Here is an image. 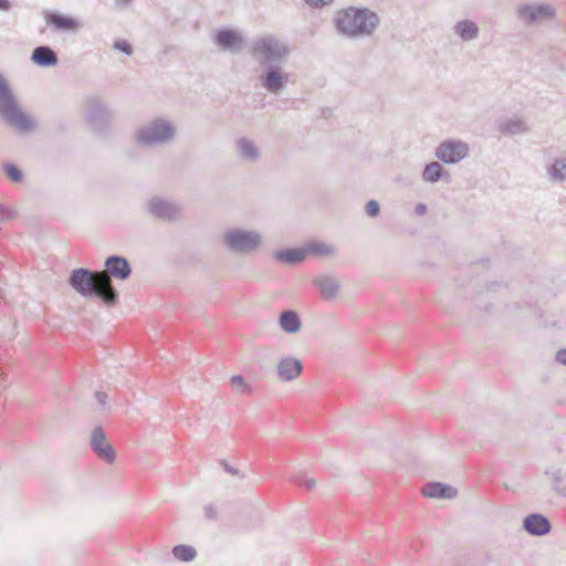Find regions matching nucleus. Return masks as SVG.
Instances as JSON below:
<instances>
[{
    "instance_id": "aec40b11",
    "label": "nucleus",
    "mask_w": 566,
    "mask_h": 566,
    "mask_svg": "<svg viewBox=\"0 0 566 566\" xmlns=\"http://www.w3.org/2000/svg\"><path fill=\"white\" fill-rule=\"evenodd\" d=\"M31 61L41 67H53L59 63L56 52L49 45H39L33 49Z\"/></svg>"
},
{
    "instance_id": "c03bdc74",
    "label": "nucleus",
    "mask_w": 566,
    "mask_h": 566,
    "mask_svg": "<svg viewBox=\"0 0 566 566\" xmlns=\"http://www.w3.org/2000/svg\"><path fill=\"white\" fill-rule=\"evenodd\" d=\"M12 3L10 0H0V11H10Z\"/></svg>"
},
{
    "instance_id": "dca6fc26",
    "label": "nucleus",
    "mask_w": 566,
    "mask_h": 566,
    "mask_svg": "<svg viewBox=\"0 0 566 566\" xmlns=\"http://www.w3.org/2000/svg\"><path fill=\"white\" fill-rule=\"evenodd\" d=\"M105 271L111 277L125 281L132 274V266L129 261L122 255H109L104 262Z\"/></svg>"
},
{
    "instance_id": "bb28decb",
    "label": "nucleus",
    "mask_w": 566,
    "mask_h": 566,
    "mask_svg": "<svg viewBox=\"0 0 566 566\" xmlns=\"http://www.w3.org/2000/svg\"><path fill=\"white\" fill-rule=\"evenodd\" d=\"M172 556L182 563H190L196 559L198 553L191 545L178 544L171 548Z\"/></svg>"
},
{
    "instance_id": "7c9ffc66",
    "label": "nucleus",
    "mask_w": 566,
    "mask_h": 566,
    "mask_svg": "<svg viewBox=\"0 0 566 566\" xmlns=\"http://www.w3.org/2000/svg\"><path fill=\"white\" fill-rule=\"evenodd\" d=\"M549 175L559 181H563L566 179V161L557 159L553 163V165L549 167Z\"/></svg>"
},
{
    "instance_id": "7ed1b4c3",
    "label": "nucleus",
    "mask_w": 566,
    "mask_h": 566,
    "mask_svg": "<svg viewBox=\"0 0 566 566\" xmlns=\"http://www.w3.org/2000/svg\"><path fill=\"white\" fill-rule=\"evenodd\" d=\"M0 117L8 126L21 134L29 133L35 128L34 120L21 109L11 86L1 73Z\"/></svg>"
},
{
    "instance_id": "b1692460",
    "label": "nucleus",
    "mask_w": 566,
    "mask_h": 566,
    "mask_svg": "<svg viewBox=\"0 0 566 566\" xmlns=\"http://www.w3.org/2000/svg\"><path fill=\"white\" fill-rule=\"evenodd\" d=\"M454 33L463 41H472L479 35V27L472 20H461L454 24Z\"/></svg>"
},
{
    "instance_id": "a18cd8bd",
    "label": "nucleus",
    "mask_w": 566,
    "mask_h": 566,
    "mask_svg": "<svg viewBox=\"0 0 566 566\" xmlns=\"http://www.w3.org/2000/svg\"><path fill=\"white\" fill-rule=\"evenodd\" d=\"M479 306H480L484 312H486V313H490V314H492V313H493V304H491V303H488V304H486V305H484V306H481V305L479 304Z\"/></svg>"
},
{
    "instance_id": "72a5a7b5",
    "label": "nucleus",
    "mask_w": 566,
    "mask_h": 566,
    "mask_svg": "<svg viewBox=\"0 0 566 566\" xmlns=\"http://www.w3.org/2000/svg\"><path fill=\"white\" fill-rule=\"evenodd\" d=\"M365 212L370 218H376L380 213V205L377 200H368L365 205Z\"/></svg>"
},
{
    "instance_id": "f3484780",
    "label": "nucleus",
    "mask_w": 566,
    "mask_h": 566,
    "mask_svg": "<svg viewBox=\"0 0 566 566\" xmlns=\"http://www.w3.org/2000/svg\"><path fill=\"white\" fill-rule=\"evenodd\" d=\"M313 284L318 290L321 297L325 301L335 300L340 292V283L337 277L332 274L315 277Z\"/></svg>"
},
{
    "instance_id": "0eeeda50",
    "label": "nucleus",
    "mask_w": 566,
    "mask_h": 566,
    "mask_svg": "<svg viewBox=\"0 0 566 566\" xmlns=\"http://www.w3.org/2000/svg\"><path fill=\"white\" fill-rule=\"evenodd\" d=\"M175 135L176 127L171 122L155 118L136 130L135 140L138 145L145 147L159 146L172 140Z\"/></svg>"
},
{
    "instance_id": "a878e982",
    "label": "nucleus",
    "mask_w": 566,
    "mask_h": 566,
    "mask_svg": "<svg viewBox=\"0 0 566 566\" xmlns=\"http://www.w3.org/2000/svg\"><path fill=\"white\" fill-rule=\"evenodd\" d=\"M449 176L446 169L438 161H431L427 164L422 170V179L427 182L434 184Z\"/></svg>"
},
{
    "instance_id": "a211bd4d",
    "label": "nucleus",
    "mask_w": 566,
    "mask_h": 566,
    "mask_svg": "<svg viewBox=\"0 0 566 566\" xmlns=\"http://www.w3.org/2000/svg\"><path fill=\"white\" fill-rule=\"evenodd\" d=\"M523 528L533 536H544L552 530L549 520L539 513H532L524 517Z\"/></svg>"
},
{
    "instance_id": "4468645a",
    "label": "nucleus",
    "mask_w": 566,
    "mask_h": 566,
    "mask_svg": "<svg viewBox=\"0 0 566 566\" xmlns=\"http://www.w3.org/2000/svg\"><path fill=\"white\" fill-rule=\"evenodd\" d=\"M43 17L48 25L59 32H75L80 29L81 22L70 15H64L59 11H43Z\"/></svg>"
},
{
    "instance_id": "9d476101",
    "label": "nucleus",
    "mask_w": 566,
    "mask_h": 566,
    "mask_svg": "<svg viewBox=\"0 0 566 566\" xmlns=\"http://www.w3.org/2000/svg\"><path fill=\"white\" fill-rule=\"evenodd\" d=\"M90 448L92 452L107 464L116 461V451L107 440L106 433L101 426H96L90 434Z\"/></svg>"
},
{
    "instance_id": "37998d69",
    "label": "nucleus",
    "mask_w": 566,
    "mask_h": 566,
    "mask_svg": "<svg viewBox=\"0 0 566 566\" xmlns=\"http://www.w3.org/2000/svg\"><path fill=\"white\" fill-rule=\"evenodd\" d=\"M427 206L424 203H417L416 207H415V212L416 214L418 216H423L427 213Z\"/></svg>"
},
{
    "instance_id": "cd10ccee",
    "label": "nucleus",
    "mask_w": 566,
    "mask_h": 566,
    "mask_svg": "<svg viewBox=\"0 0 566 566\" xmlns=\"http://www.w3.org/2000/svg\"><path fill=\"white\" fill-rule=\"evenodd\" d=\"M304 247L306 250V255L310 253L317 255H331L335 253V248L324 242L312 241Z\"/></svg>"
},
{
    "instance_id": "c756f323",
    "label": "nucleus",
    "mask_w": 566,
    "mask_h": 566,
    "mask_svg": "<svg viewBox=\"0 0 566 566\" xmlns=\"http://www.w3.org/2000/svg\"><path fill=\"white\" fill-rule=\"evenodd\" d=\"M553 489L562 496L566 497V474L560 470L553 473Z\"/></svg>"
},
{
    "instance_id": "e433bc0d",
    "label": "nucleus",
    "mask_w": 566,
    "mask_h": 566,
    "mask_svg": "<svg viewBox=\"0 0 566 566\" xmlns=\"http://www.w3.org/2000/svg\"><path fill=\"white\" fill-rule=\"evenodd\" d=\"M15 217V212L0 203V222H4L7 220L13 219Z\"/></svg>"
},
{
    "instance_id": "ddd939ff",
    "label": "nucleus",
    "mask_w": 566,
    "mask_h": 566,
    "mask_svg": "<svg viewBox=\"0 0 566 566\" xmlns=\"http://www.w3.org/2000/svg\"><path fill=\"white\" fill-rule=\"evenodd\" d=\"M518 18L526 24H533L539 20L552 19L555 10L549 4H523L517 9Z\"/></svg>"
},
{
    "instance_id": "a19ab883",
    "label": "nucleus",
    "mask_w": 566,
    "mask_h": 566,
    "mask_svg": "<svg viewBox=\"0 0 566 566\" xmlns=\"http://www.w3.org/2000/svg\"><path fill=\"white\" fill-rule=\"evenodd\" d=\"M95 398H96L97 403H98L103 409H105V407H106V400H107V394H106V392H104V391H96V392H95Z\"/></svg>"
},
{
    "instance_id": "20e7f679",
    "label": "nucleus",
    "mask_w": 566,
    "mask_h": 566,
    "mask_svg": "<svg viewBox=\"0 0 566 566\" xmlns=\"http://www.w3.org/2000/svg\"><path fill=\"white\" fill-rule=\"evenodd\" d=\"M289 45L274 35H264L253 40L250 54L261 67L269 65H283L290 56Z\"/></svg>"
},
{
    "instance_id": "58836bf2",
    "label": "nucleus",
    "mask_w": 566,
    "mask_h": 566,
    "mask_svg": "<svg viewBox=\"0 0 566 566\" xmlns=\"http://www.w3.org/2000/svg\"><path fill=\"white\" fill-rule=\"evenodd\" d=\"M220 464L224 469L226 472H228L232 475L243 478V474H241V472L238 469L230 465L226 460H221Z\"/></svg>"
},
{
    "instance_id": "9b49d317",
    "label": "nucleus",
    "mask_w": 566,
    "mask_h": 566,
    "mask_svg": "<svg viewBox=\"0 0 566 566\" xmlns=\"http://www.w3.org/2000/svg\"><path fill=\"white\" fill-rule=\"evenodd\" d=\"M147 210L154 218L166 222L177 221L181 217V207L178 203L159 197L148 201Z\"/></svg>"
},
{
    "instance_id": "f8f14e48",
    "label": "nucleus",
    "mask_w": 566,
    "mask_h": 566,
    "mask_svg": "<svg viewBox=\"0 0 566 566\" xmlns=\"http://www.w3.org/2000/svg\"><path fill=\"white\" fill-rule=\"evenodd\" d=\"M213 42L223 51L239 53L242 50L244 39L242 34L234 29L221 28L216 31Z\"/></svg>"
},
{
    "instance_id": "5701e85b",
    "label": "nucleus",
    "mask_w": 566,
    "mask_h": 566,
    "mask_svg": "<svg viewBox=\"0 0 566 566\" xmlns=\"http://www.w3.org/2000/svg\"><path fill=\"white\" fill-rule=\"evenodd\" d=\"M499 132L504 136H514L527 133L530 130V127L520 117H510L501 120L497 125Z\"/></svg>"
},
{
    "instance_id": "39448f33",
    "label": "nucleus",
    "mask_w": 566,
    "mask_h": 566,
    "mask_svg": "<svg viewBox=\"0 0 566 566\" xmlns=\"http://www.w3.org/2000/svg\"><path fill=\"white\" fill-rule=\"evenodd\" d=\"M84 119L91 132L105 137L111 128L114 112L109 105L97 95H88L83 101Z\"/></svg>"
},
{
    "instance_id": "6e6552de",
    "label": "nucleus",
    "mask_w": 566,
    "mask_h": 566,
    "mask_svg": "<svg viewBox=\"0 0 566 566\" xmlns=\"http://www.w3.org/2000/svg\"><path fill=\"white\" fill-rule=\"evenodd\" d=\"M290 75L283 70V65H269L261 67L260 84L272 94H279L289 83Z\"/></svg>"
},
{
    "instance_id": "79ce46f5",
    "label": "nucleus",
    "mask_w": 566,
    "mask_h": 566,
    "mask_svg": "<svg viewBox=\"0 0 566 566\" xmlns=\"http://www.w3.org/2000/svg\"><path fill=\"white\" fill-rule=\"evenodd\" d=\"M556 360L562 364V365H565L566 366V348H563V349H559L557 353H556Z\"/></svg>"
},
{
    "instance_id": "6ab92c4d",
    "label": "nucleus",
    "mask_w": 566,
    "mask_h": 566,
    "mask_svg": "<svg viewBox=\"0 0 566 566\" xmlns=\"http://www.w3.org/2000/svg\"><path fill=\"white\" fill-rule=\"evenodd\" d=\"M273 256L277 262L290 266L298 265L307 258L305 247L280 249Z\"/></svg>"
},
{
    "instance_id": "393cba45",
    "label": "nucleus",
    "mask_w": 566,
    "mask_h": 566,
    "mask_svg": "<svg viewBox=\"0 0 566 566\" xmlns=\"http://www.w3.org/2000/svg\"><path fill=\"white\" fill-rule=\"evenodd\" d=\"M237 150L239 156L248 161H256L260 157V151L255 144L249 138L241 137L237 140Z\"/></svg>"
},
{
    "instance_id": "423d86ee",
    "label": "nucleus",
    "mask_w": 566,
    "mask_h": 566,
    "mask_svg": "<svg viewBox=\"0 0 566 566\" xmlns=\"http://www.w3.org/2000/svg\"><path fill=\"white\" fill-rule=\"evenodd\" d=\"M222 242L229 252L248 255L261 247L262 235L255 230L231 228L223 232Z\"/></svg>"
},
{
    "instance_id": "4be33fe9",
    "label": "nucleus",
    "mask_w": 566,
    "mask_h": 566,
    "mask_svg": "<svg viewBox=\"0 0 566 566\" xmlns=\"http://www.w3.org/2000/svg\"><path fill=\"white\" fill-rule=\"evenodd\" d=\"M279 325L287 334H296L302 328V321L294 310H284L279 315Z\"/></svg>"
},
{
    "instance_id": "c85d7f7f",
    "label": "nucleus",
    "mask_w": 566,
    "mask_h": 566,
    "mask_svg": "<svg viewBox=\"0 0 566 566\" xmlns=\"http://www.w3.org/2000/svg\"><path fill=\"white\" fill-rule=\"evenodd\" d=\"M2 170L6 177L14 184H20L23 180V171L11 161H4Z\"/></svg>"
},
{
    "instance_id": "c9c22d12",
    "label": "nucleus",
    "mask_w": 566,
    "mask_h": 566,
    "mask_svg": "<svg viewBox=\"0 0 566 566\" xmlns=\"http://www.w3.org/2000/svg\"><path fill=\"white\" fill-rule=\"evenodd\" d=\"M205 517L209 521H216L218 518V511L214 505L207 504L203 506Z\"/></svg>"
},
{
    "instance_id": "412c9836",
    "label": "nucleus",
    "mask_w": 566,
    "mask_h": 566,
    "mask_svg": "<svg viewBox=\"0 0 566 566\" xmlns=\"http://www.w3.org/2000/svg\"><path fill=\"white\" fill-rule=\"evenodd\" d=\"M422 494L430 499H453L458 492L454 488L442 482H429L423 485Z\"/></svg>"
},
{
    "instance_id": "4c0bfd02",
    "label": "nucleus",
    "mask_w": 566,
    "mask_h": 566,
    "mask_svg": "<svg viewBox=\"0 0 566 566\" xmlns=\"http://www.w3.org/2000/svg\"><path fill=\"white\" fill-rule=\"evenodd\" d=\"M500 290H506V285H503L499 282H492L486 286V295L491 298L493 294Z\"/></svg>"
},
{
    "instance_id": "2eb2a0df",
    "label": "nucleus",
    "mask_w": 566,
    "mask_h": 566,
    "mask_svg": "<svg viewBox=\"0 0 566 566\" xmlns=\"http://www.w3.org/2000/svg\"><path fill=\"white\" fill-rule=\"evenodd\" d=\"M303 363L292 356L282 357L276 366V374L279 379L285 382L297 379L303 373Z\"/></svg>"
},
{
    "instance_id": "ea45409f",
    "label": "nucleus",
    "mask_w": 566,
    "mask_h": 566,
    "mask_svg": "<svg viewBox=\"0 0 566 566\" xmlns=\"http://www.w3.org/2000/svg\"><path fill=\"white\" fill-rule=\"evenodd\" d=\"M334 0H305V2L313 8H321L332 3Z\"/></svg>"
},
{
    "instance_id": "2f4dec72",
    "label": "nucleus",
    "mask_w": 566,
    "mask_h": 566,
    "mask_svg": "<svg viewBox=\"0 0 566 566\" xmlns=\"http://www.w3.org/2000/svg\"><path fill=\"white\" fill-rule=\"evenodd\" d=\"M292 482L298 486L305 488L306 490H313L316 485L314 479L306 476L303 473H297L292 476Z\"/></svg>"
},
{
    "instance_id": "473e14b6",
    "label": "nucleus",
    "mask_w": 566,
    "mask_h": 566,
    "mask_svg": "<svg viewBox=\"0 0 566 566\" xmlns=\"http://www.w3.org/2000/svg\"><path fill=\"white\" fill-rule=\"evenodd\" d=\"M230 384L241 392H251V387L245 382L241 375H234L230 378Z\"/></svg>"
},
{
    "instance_id": "f704fd0d",
    "label": "nucleus",
    "mask_w": 566,
    "mask_h": 566,
    "mask_svg": "<svg viewBox=\"0 0 566 566\" xmlns=\"http://www.w3.org/2000/svg\"><path fill=\"white\" fill-rule=\"evenodd\" d=\"M113 48L126 55L133 54V46L132 44L126 40H117L114 42Z\"/></svg>"
},
{
    "instance_id": "1a4fd4ad",
    "label": "nucleus",
    "mask_w": 566,
    "mask_h": 566,
    "mask_svg": "<svg viewBox=\"0 0 566 566\" xmlns=\"http://www.w3.org/2000/svg\"><path fill=\"white\" fill-rule=\"evenodd\" d=\"M436 157L447 165H454L469 156L467 143L457 139H447L436 148Z\"/></svg>"
},
{
    "instance_id": "f257e3e1",
    "label": "nucleus",
    "mask_w": 566,
    "mask_h": 566,
    "mask_svg": "<svg viewBox=\"0 0 566 566\" xmlns=\"http://www.w3.org/2000/svg\"><path fill=\"white\" fill-rule=\"evenodd\" d=\"M67 284L85 298L96 297L106 305H115L118 301V292L105 272L77 268L70 272Z\"/></svg>"
},
{
    "instance_id": "f03ea898",
    "label": "nucleus",
    "mask_w": 566,
    "mask_h": 566,
    "mask_svg": "<svg viewBox=\"0 0 566 566\" xmlns=\"http://www.w3.org/2000/svg\"><path fill=\"white\" fill-rule=\"evenodd\" d=\"M333 22L339 35L359 39L371 36L380 24V18L368 8L348 7L337 11Z\"/></svg>"
}]
</instances>
